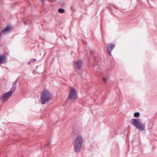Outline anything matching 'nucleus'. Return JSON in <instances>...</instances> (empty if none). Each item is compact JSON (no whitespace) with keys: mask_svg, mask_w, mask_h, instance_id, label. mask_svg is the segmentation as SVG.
Returning a JSON list of instances; mask_svg holds the SVG:
<instances>
[{"mask_svg":"<svg viewBox=\"0 0 157 157\" xmlns=\"http://www.w3.org/2000/svg\"><path fill=\"white\" fill-rule=\"evenodd\" d=\"M65 104H64V105H63V107H65Z\"/></svg>","mask_w":157,"mask_h":157,"instance_id":"f3484780","label":"nucleus"},{"mask_svg":"<svg viewBox=\"0 0 157 157\" xmlns=\"http://www.w3.org/2000/svg\"><path fill=\"white\" fill-rule=\"evenodd\" d=\"M10 26H7L3 30L2 33H8L11 29Z\"/></svg>","mask_w":157,"mask_h":157,"instance_id":"9b49d317","label":"nucleus"},{"mask_svg":"<svg viewBox=\"0 0 157 157\" xmlns=\"http://www.w3.org/2000/svg\"><path fill=\"white\" fill-rule=\"evenodd\" d=\"M140 114L139 112H136L134 114V116L135 117H137L140 116Z\"/></svg>","mask_w":157,"mask_h":157,"instance_id":"2eb2a0df","label":"nucleus"},{"mask_svg":"<svg viewBox=\"0 0 157 157\" xmlns=\"http://www.w3.org/2000/svg\"><path fill=\"white\" fill-rule=\"evenodd\" d=\"M84 140L82 135H77L74 141V142L83 143Z\"/></svg>","mask_w":157,"mask_h":157,"instance_id":"0eeeda50","label":"nucleus"},{"mask_svg":"<svg viewBox=\"0 0 157 157\" xmlns=\"http://www.w3.org/2000/svg\"><path fill=\"white\" fill-rule=\"evenodd\" d=\"M74 66L77 68L80 69L82 66V63L81 60H77L74 63Z\"/></svg>","mask_w":157,"mask_h":157,"instance_id":"6e6552de","label":"nucleus"},{"mask_svg":"<svg viewBox=\"0 0 157 157\" xmlns=\"http://www.w3.org/2000/svg\"><path fill=\"white\" fill-rule=\"evenodd\" d=\"M12 94V91H10L9 92L2 95L1 96L0 99L2 101L6 102L8 100L9 98L11 96Z\"/></svg>","mask_w":157,"mask_h":157,"instance_id":"423d86ee","label":"nucleus"},{"mask_svg":"<svg viewBox=\"0 0 157 157\" xmlns=\"http://www.w3.org/2000/svg\"><path fill=\"white\" fill-rule=\"evenodd\" d=\"M93 113L94 114H94V113Z\"/></svg>","mask_w":157,"mask_h":157,"instance_id":"6ab92c4d","label":"nucleus"},{"mask_svg":"<svg viewBox=\"0 0 157 157\" xmlns=\"http://www.w3.org/2000/svg\"><path fill=\"white\" fill-rule=\"evenodd\" d=\"M83 143L74 142V150L75 152L78 153L81 151L82 149Z\"/></svg>","mask_w":157,"mask_h":157,"instance_id":"39448f33","label":"nucleus"},{"mask_svg":"<svg viewBox=\"0 0 157 157\" xmlns=\"http://www.w3.org/2000/svg\"><path fill=\"white\" fill-rule=\"evenodd\" d=\"M83 143L74 142V150L75 152L78 153L81 151L82 149Z\"/></svg>","mask_w":157,"mask_h":157,"instance_id":"20e7f679","label":"nucleus"},{"mask_svg":"<svg viewBox=\"0 0 157 157\" xmlns=\"http://www.w3.org/2000/svg\"><path fill=\"white\" fill-rule=\"evenodd\" d=\"M71 9L72 10V7H71Z\"/></svg>","mask_w":157,"mask_h":157,"instance_id":"a211bd4d","label":"nucleus"},{"mask_svg":"<svg viewBox=\"0 0 157 157\" xmlns=\"http://www.w3.org/2000/svg\"><path fill=\"white\" fill-rule=\"evenodd\" d=\"M77 92L76 89L74 88H71L68 96V98L72 100H75L77 99Z\"/></svg>","mask_w":157,"mask_h":157,"instance_id":"7ed1b4c3","label":"nucleus"},{"mask_svg":"<svg viewBox=\"0 0 157 157\" xmlns=\"http://www.w3.org/2000/svg\"><path fill=\"white\" fill-rule=\"evenodd\" d=\"M109 80V78L107 77H103L102 78V81L103 82H105Z\"/></svg>","mask_w":157,"mask_h":157,"instance_id":"ddd939ff","label":"nucleus"},{"mask_svg":"<svg viewBox=\"0 0 157 157\" xmlns=\"http://www.w3.org/2000/svg\"><path fill=\"white\" fill-rule=\"evenodd\" d=\"M36 59H31L30 60V61L28 62V64H29L31 63L36 61Z\"/></svg>","mask_w":157,"mask_h":157,"instance_id":"4468645a","label":"nucleus"},{"mask_svg":"<svg viewBox=\"0 0 157 157\" xmlns=\"http://www.w3.org/2000/svg\"><path fill=\"white\" fill-rule=\"evenodd\" d=\"M115 45L113 44H109L107 45L108 50L109 52V53L110 54L111 52L113 49Z\"/></svg>","mask_w":157,"mask_h":157,"instance_id":"9d476101","label":"nucleus"},{"mask_svg":"<svg viewBox=\"0 0 157 157\" xmlns=\"http://www.w3.org/2000/svg\"><path fill=\"white\" fill-rule=\"evenodd\" d=\"M17 83V81H15L13 84V86L11 90H10V91H12V93L14 91L16 87V84Z\"/></svg>","mask_w":157,"mask_h":157,"instance_id":"f8f14e48","label":"nucleus"},{"mask_svg":"<svg viewBox=\"0 0 157 157\" xmlns=\"http://www.w3.org/2000/svg\"><path fill=\"white\" fill-rule=\"evenodd\" d=\"M130 123L138 129L143 131L145 129V124L142 123L139 119H132L130 120Z\"/></svg>","mask_w":157,"mask_h":157,"instance_id":"f03ea898","label":"nucleus"},{"mask_svg":"<svg viewBox=\"0 0 157 157\" xmlns=\"http://www.w3.org/2000/svg\"><path fill=\"white\" fill-rule=\"evenodd\" d=\"M52 94L48 89H45L42 92L40 97V102L42 104H45L51 99Z\"/></svg>","mask_w":157,"mask_h":157,"instance_id":"f257e3e1","label":"nucleus"},{"mask_svg":"<svg viewBox=\"0 0 157 157\" xmlns=\"http://www.w3.org/2000/svg\"><path fill=\"white\" fill-rule=\"evenodd\" d=\"M59 12L60 13H63L64 12V10L62 9H59L58 10Z\"/></svg>","mask_w":157,"mask_h":157,"instance_id":"dca6fc26","label":"nucleus"},{"mask_svg":"<svg viewBox=\"0 0 157 157\" xmlns=\"http://www.w3.org/2000/svg\"><path fill=\"white\" fill-rule=\"evenodd\" d=\"M6 57L3 55L0 56V64L6 62Z\"/></svg>","mask_w":157,"mask_h":157,"instance_id":"1a4fd4ad","label":"nucleus"}]
</instances>
